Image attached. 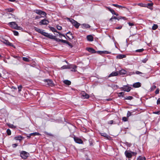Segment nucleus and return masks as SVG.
Here are the masks:
<instances>
[{"instance_id":"obj_1","label":"nucleus","mask_w":160,"mask_h":160,"mask_svg":"<svg viewBox=\"0 0 160 160\" xmlns=\"http://www.w3.org/2000/svg\"><path fill=\"white\" fill-rule=\"evenodd\" d=\"M137 154V152H132L130 150H126L125 152V154L127 158H131L133 156H136Z\"/></svg>"},{"instance_id":"obj_2","label":"nucleus","mask_w":160,"mask_h":160,"mask_svg":"<svg viewBox=\"0 0 160 160\" xmlns=\"http://www.w3.org/2000/svg\"><path fill=\"white\" fill-rule=\"evenodd\" d=\"M66 19L69 22H70L76 28H78L80 24L77 22L76 21L72 18H67Z\"/></svg>"},{"instance_id":"obj_3","label":"nucleus","mask_w":160,"mask_h":160,"mask_svg":"<svg viewBox=\"0 0 160 160\" xmlns=\"http://www.w3.org/2000/svg\"><path fill=\"white\" fill-rule=\"evenodd\" d=\"M29 155L28 153L24 151H22L20 153V156L23 159H26L28 157Z\"/></svg>"},{"instance_id":"obj_4","label":"nucleus","mask_w":160,"mask_h":160,"mask_svg":"<svg viewBox=\"0 0 160 160\" xmlns=\"http://www.w3.org/2000/svg\"><path fill=\"white\" fill-rule=\"evenodd\" d=\"M1 41L7 46H12L14 48H15L14 45L12 43L10 42L8 40L4 39L3 38H1L0 39Z\"/></svg>"},{"instance_id":"obj_5","label":"nucleus","mask_w":160,"mask_h":160,"mask_svg":"<svg viewBox=\"0 0 160 160\" xmlns=\"http://www.w3.org/2000/svg\"><path fill=\"white\" fill-rule=\"evenodd\" d=\"M122 90L124 91L129 92L132 89L131 87L128 85H124L121 88Z\"/></svg>"},{"instance_id":"obj_6","label":"nucleus","mask_w":160,"mask_h":160,"mask_svg":"<svg viewBox=\"0 0 160 160\" xmlns=\"http://www.w3.org/2000/svg\"><path fill=\"white\" fill-rule=\"evenodd\" d=\"M34 12L37 14L39 15H42L44 16H46L47 15L46 13L45 12L42 11L40 10L36 9L35 10Z\"/></svg>"},{"instance_id":"obj_7","label":"nucleus","mask_w":160,"mask_h":160,"mask_svg":"<svg viewBox=\"0 0 160 160\" xmlns=\"http://www.w3.org/2000/svg\"><path fill=\"white\" fill-rule=\"evenodd\" d=\"M82 98L83 99H88L89 97V95L86 93L84 91H82L81 92Z\"/></svg>"},{"instance_id":"obj_8","label":"nucleus","mask_w":160,"mask_h":160,"mask_svg":"<svg viewBox=\"0 0 160 160\" xmlns=\"http://www.w3.org/2000/svg\"><path fill=\"white\" fill-rule=\"evenodd\" d=\"M77 67L73 64H70L69 65V69H71V71L72 72H75L77 71L76 70Z\"/></svg>"},{"instance_id":"obj_9","label":"nucleus","mask_w":160,"mask_h":160,"mask_svg":"<svg viewBox=\"0 0 160 160\" xmlns=\"http://www.w3.org/2000/svg\"><path fill=\"white\" fill-rule=\"evenodd\" d=\"M49 23V21L46 19L41 20L39 22L40 25H47Z\"/></svg>"},{"instance_id":"obj_10","label":"nucleus","mask_w":160,"mask_h":160,"mask_svg":"<svg viewBox=\"0 0 160 160\" xmlns=\"http://www.w3.org/2000/svg\"><path fill=\"white\" fill-rule=\"evenodd\" d=\"M75 142L79 144H82L83 142V141L78 138L74 136L73 138Z\"/></svg>"},{"instance_id":"obj_11","label":"nucleus","mask_w":160,"mask_h":160,"mask_svg":"<svg viewBox=\"0 0 160 160\" xmlns=\"http://www.w3.org/2000/svg\"><path fill=\"white\" fill-rule=\"evenodd\" d=\"M34 29L36 32H38L41 34L42 35L44 36L45 34L44 33L45 32H44V30L36 27L34 28Z\"/></svg>"},{"instance_id":"obj_12","label":"nucleus","mask_w":160,"mask_h":160,"mask_svg":"<svg viewBox=\"0 0 160 160\" xmlns=\"http://www.w3.org/2000/svg\"><path fill=\"white\" fill-rule=\"evenodd\" d=\"M8 25L10 26L12 28L14 29L16 28L17 27V24H16L15 22H11L8 23Z\"/></svg>"},{"instance_id":"obj_13","label":"nucleus","mask_w":160,"mask_h":160,"mask_svg":"<svg viewBox=\"0 0 160 160\" xmlns=\"http://www.w3.org/2000/svg\"><path fill=\"white\" fill-rule=\"evenodd\" d=\"M44 36L47 37L49 38L53 39H55V36L52 35H50V34H49L47 32H45L44 33Z\"/></svg>"},{"instance_id":"obj_14","label":"nucleus","mask_w":160,"mask_h":160,"mask_svg":"<svg viewBox=\"0 0 160 160\" xmlns=\"http://www.w3.org/2000/svg\"><path fill=\"white\" fill-rule=\"evenodd\" d=\"M46 82H47V85H49V86H51V87L54 86V84L53 82L51 79H46L45 80Z\"/></svg>"},{"instance_id":"obj_15","label":"nucleus","mask_w":160,"mask_h":160,"mask_svg":"<svg viewBox=\"0 0 160 160\" xmlns=\"http://www.w3.org/2000/svg\"><path fill=\"white\" fill-rule=\"evenodd\" d=\"M153 3H148L147 4H144V5H142V7H147L148 8H150L151 9H152V6Z\"/></svg>"},{"instance_id":"obj_16","label":"nucleus","mask_w":160,"mask_h":160,"mask_svg":"<svg viewBox=\"0 0 160 160\" xmlns=\"http://www.w3.org/2000/svg\"><path fill=\"white\" fill-rule=\"evenodd\" d=\"M49 28H50V30H52L53 32H58L59 34V35H60L62 36L65 37V36L64 34H61L59 32H58L57 31V30L55 28H53V27H49Z\"/></svg>"},{"instance_id":"obj_17","label":"nucleus","mask_w":160,"mask_h":160,"mask_svg":"<svg viewBox=\"0 0 160 160\" xmlns=\"http://www.w3.org/2000/svg\"><path fill=\"white\" fill-rule=\"evenodd\" d=\"M66 36L70 39H72L73 38V37L72 36V33L70 32L67 33Z\"/></svg>"},{"instance_id":"obj_18","label":"nucleus","mask_w":160,"mask_h":160,"mask_svg":"<svg viewBox=\"0 0 160 160\" xmlns=\"http://www.w3.org/2000/svg\"><path fill=\"white\" fill-rule=\"evenodd\" d=\"M132 86L135 88H138L141 86V83L139 82H135L132 85Z\"/></svg>"},{"instance_id":"obj_19","label":"nucleus","mask_w":160,"mask_h":160,"mask_svg":"<svg viewBox=\"0 0 160 160\" xmlns=\"http://www.w3.org/2000/svg\"><path fill=\"white\" fill-rule=\"evenodd\" d=\"M86 49L89 52H91L92 53H96L95 50L92 48H87Z\"/></svg>"},{"instance_id":"obj_20","label":"nucleus","mask_w":160,"mask_h":160,"mask_svg":"<svg viewBox=\"0 0 160 160\" xmlns=\"http://www.w3.org/2000/svg\"><path fill=\"white\" fill-rule=\"evenodd\" d=\"M81 26L83 28H89L90 27V26L88 24L85 23L82 24Z\"/></svg>"},{"instance_id":"obj_21","label":"nucleus","mask_w":160,"mask_h":160,"mask_svg":"<svg viewBox=\"0 0 160 160\" xmlns=\"http://www.w3.org/2000/svg\"><path fill=\"white\" fill-rule=\"evenodd\" d=\"M118 75V72H113L111 73L108 76L109 77L117 76Z\"/></svg>"},{"instance_id":"obj_22","label":"nucleus","mask_w":160,"mask_h":160,"mask_svg":"<svg viewBox=\"0 0 160 160\" xmlns=\"http://www.w3.org/2000/svg\"><path fill=\"white\" fill-rule=\"evenodd\" d=\"M126 57V56L125 55L119 54L116 56V58L118 59H122Z\"/></svg>"},{"instance_id":"obj_23","label":"nucleus","mask_w":160,"mask_h":160,"mask_svg":"<svg viewBox=\"0 0 160 160\" xmlns=\"http://www.w3.org/2000/svg\"><path fill=\"white\" fill-rule=\"evenodd\" d=\"M87 38L88 40L89 41H92L93 40V38L91 35L87 36Z\"/></svg>"},{"instance_id":"obj_24","label":"nucleus","mask_w":160,"mask_h":160,"mask_svg":"<svg viewBox=\"0 0 160 160\" xmlns=\"http://www.w3.org/2000/svg\"><path fill=\"white\" fill-rule=\"evenodd\" d=\"M100 135L102 136L105 137L107 139H108L110 138V136L106 133H100Z\"/></svg>"},{"instance_id":"obj_25","label":"nucleus","mask_w":160,"mask_h":160,"mask_svg":"<svg viewBox=\"0 0 160 160\" xmlns=\"http://www.w3.org/2000/svg\"><path fill=\"white\" fill-rule=\"evenodd\" d=\"M22 138L23 137L20 135H19L14 137V139L17 140H18L19 141H21Z\"/></svg>"},{"instance_id":"obj_26","label":"nucleus","mask_w":160,"mask_h":160,"mask_svg":"<svg viewBox=\"0 0 160 160\" xmlns=\"http://www.w3.org/2000/svg\"><path fill=\"white\" fill-rule=\"evenodd\" d=\"M126 73L127 71L124 69H122L119 71V73L120 75H124Z\"/></svg>"},{"instance_id":"obj_27","label":"nucleus","mask_w":160,"mask_h":160,"mask_svg":"<svg viewBox=\"0 0 160 160\" xmlns=\"http://www.w3.org/2000/svg\"><path fill=\"white\" fill-rule=\"evenodd\" d=\"M133 98V97L131 96H127L124 98V100H130L132 99Z\"/></svg>"},{"instance_id":"obj_28","label":"nucleus","mask_w":160,"mask_h":160,"mask_svg":"<svg viewBox=\"0 0 160 160\" xmlns=\"http://www.w3.org/2000/svg\"><path fill=\"white\" fill-rule=\"evenodd\" d=\"M63 82L66 85H70L71 84V82L69 80H65Z\"/></svg>"},{"instance_id":"obj_29","label":"nucleus","mask_w":160,"mask_h":160,"mask_svg":"<svg viewBox=\"0 0 160 160\" xmlns=\"http://www.w3.org/2000/svg\"><path fill=\"white\" fill-rule=\"evenodd\" d=\"M8 126L10 128H13V129L15 128H16V126H14L13 124H10V123L8 124Z\"/></svg>"},{"instance_id":"obj_30","label":"nucleus","mask_w":160,"mask_h":160,"mask_svg":"<svg viewBox=\"0 0 160 160\" xmlns=\"http://www.w3.org/2000/svg\"><path fill=\"white\" fill-rule=\"evenodd\" d=\"M40 135V134L39 133L37 132H33L30 134V136H36Z\"/></svg>"},{"instance_id":"obj_31","label":"nucleus","mask_w":160,"mask_h":160,"mask_svg":"<svg viewBox=\"0 0 160 160\" xmlns=\"http://www.w3.org/2000/svg\"><path fill=\"white\" fill-rule=\"evenodd\" d=\"M62 69H69V65H64L61 67Z\"/></svg>"},{"instance_id":"obj_32","label":"nucleus","mask_w":160,"mask_h":160,"mask_svg":"<svg viewBox=\"0 0 160 160\" xmlns=\"http://www.w3.org/2000/svg\"><path fill=\"white\" fill-rule=\"evenodd\" d=\"M22 60L24 61L27 62H29L30 61V60L29 59V58L26 57H23Z\"/></svg>"},{"instance_id":"obj_33","label":"nucleus","mask_w":160,"mask_h":160,"mask_svg":"<svg viewBox=\"0 0 160 160\" xmlns=\"http://www.w3.org/2000/svg\"><path fill=\"white\" fill-rule=\"evenodd\" d=\"M158 28V26L157 24H154V25L152 26V28L153 30H156Z\"/></svg>"},{"instance_id":"obj_34","label":"nucleus","mask_w":160,"mask_h":160,"mask_svg":"<svg viewBox=\"0 0 160 160\" xmlns=\"http://www.w3.org/2000/svg\"><path fill=\"white\" fill-rule=\"evenodd\" d=\"M138 160H145L146 158L145 157H142L141 156L139 157L138 158Z\"/></svg>"},{"instance_id":"obj_35","label":"nucleus","mask_w":160,"mask_h":160,"mask_svg":"<svg viewBox=\"0 0 160 160\" xmlns=\"http://www.w3.org/2000/svg\"><path fill=\"white\" fill-rule=\"evenodd\" d=\"M124 93L123 92H120L118 93V96L119 97H120L121 96L123 97L124 95Z\"/></svg>"},{"instance_id":"obj_36","label":"nucleus","mask_w":160,"mask_h":160,"mask_svg":"<svg viewBox=\"0 0 160 160\" xmlns=\"http://www.w3.org/2000/svg\"><path fill=\"white\" fill-rule=\"evenodd\" d=\"M14 10L12 8H8L6 9V11L8 12H11L13 11Z\"/></svg>"},{"instance_id":"obj_37","label":"nucleus","mask_w":160,"mask_h":160,"mask_svg":"<svg viewBox=\"0 0 160 160\" xmlns=\"http://www.w3.org/2000/svg\"><path fill=\"white\" fill-rule=\"evenodd\" d=\"M148 59L147 58H145L143 59L141 61L142 62L144 63H145L148 60Z\"/></svg>"},{"instance_id":"obj_38","label":"nucleus","mask_w":160,"mask_h":160,"mask_svg":"<svg viewBox=\"0 0 160 160\" xmlns=\"http://www.w3.org/2000/svg\"><path fill=\"white\" fill-rule=\"evenodd\" d=\"M156 88V86L154 85H153L151 88V90L153 91Z\"/></svg>"},{"instance_id":"obj_39","label":"nucleus","mask_w":160,"mask_h":160,"mask_svg":"<svg viewBox=\"0 0 160 160\" xmlns=\"http://www.w3.org/2000/svg\"><path fill=\"white\" fill-rule=\"evenodd\" d=\"M7 132L8 135H11V130L9 129H7Z\"/></svg>"},{"instance_id":"obj_40","label":"nucleus","mask_w":160,"mask_h":160,"mask_svg":"<svg viewBox=\"0 0 160 160\" xmlns=\"http://www.w3.org/2000/svg\"><path fill=\"white\" fill-rule=\"evenodd\" d=\"M122 120L124 122H126L128 120V117H123L122 118Z\"/></svg>"},{"instance_id":"obj_41","label":"nucleus","mask_w":160,"mask_h":160,"mask_svg":"<svg viewBox=\"0 0 160 160\" xmlns=\"http://www.w3.org/2000/svg\"><path fill=\"white\" fill-rule=\"evenodd\" d=\"M144 49L142 48V49H138V50H136V52H142L143 51H144Z\"/></svg>"},{"instance_id":"obj_42","label":"nucleus","mask_w":160,"mask_h":160,"mask_svg":"<svg viewBox=\"0 0 160 160\" xmlns=\"http://www.w3.org/2000/svg\"><path fill=\"white\" fill-rule=\"evenodd\" d=\"M14 17H15L14 15H13L12 14H8V18H10L11 17H12V18H14Z\"/></svg>"},{"instance_id":"obj_43","label":"nucleus","mask_w":160,"mask_h":160,"mask_svg":"<svg viewBox=\"0 0 160 160\" xmlns=\"http://www.w3.org/2000/svg\"><path fill=\"white\" fill-rule=\"evenodd\" d=\"M111 53V52L107 51H102V54H110Z\"/></svg>"},{"instance_id":"obj_44","label":"nucleus","mask_w":160,"mask_h":160,"mask_svg":"<svg viewBox=\"0 0 160 160\" xmlns=\"http://www.w3.org/2000/svg\"><path fill=\"white\" fill-rule=\"evenodd\" d=\"M14 34L15 36H18V32L16 31H13Z\"/></svg>"},{"instance_id":"obj_45","label":"nucleus","mask_w":160,"mask_h":160,"mask_svg":"<svg viewBox=\"0 0 160 160\" xmlns=\"http://www.w3.org/2000/svg\"><path fill=\"white\" fill-rule=\"evenodd\" d=\"M15 29L18 30H21L22 29V28L21 27L18 26L17 25V27L16 28H15Z\"/></svg>"},{"instance_id":"obj_46","label":"nucleus","mask_w":160,"mask_h":160,"mask_svg":"<svg viewBox=\"0 0 160 160\" xmlns=\"http://www.w3.org/2000/svg\"><path fill=\"white\" fill-rule=\"evenodd\" d=\"M131 115V112H130V111H128V112L127 116L128 117H129Z\"/></svg>"},{"instance_id":"obj_47","label":"nucleus","mask_w":160,"mask_h":160,"mask_svg":"<svg viewBox=\"0 0 160 160\" xmlns=\"http://www.w3.org/2000/svg\"><path fill=\"white\" fill-rule=\"evenodd\" d=\"M112 5L113 6L117 7L118 8H119L120 7V5H119L117 4H112Z\"/></svg>"},{"instance_id":"obj_48","label":"nucleus","mask_w":160,"mask_h":160,"mask_svg":"<svg viewBox=\"0 0 160 160\" xmlns=\"http://www.w3.org/2000/svg\"><path fill=\"white\" fill-rule=\"evenodd\" d=\"M116 18H117L116 17L114 16H113L112 17V18L110 19L109 20L111 21H112V20L113 19H116Z\"/></svg>"},{"instance_id":"obj_49","label":"nucleus","mask_w":160,"mask_h":160,"mask_svg":"<svg viewBox=\"0 0 160 160\" xmlns=\"http://www.w3.org/2000/svg\"><path fill=\"white\" fill-rule=\"evenodd\" d=\"M135 73L137 74H142L144 75V73H142L139 71H137L135 72Z\"/></svg>"},{"instance_id":"obj_50","label":"nucleus","mask_w":160,"mask_h":160,"mask_svg":"<svg viewBox=\"0 0 160 160\" xmlns=\"http://www.w3.org/2000/svg\"><path fill=\"white\" fill-rule=\"evenodd\" d=\"M96 53L101 55L102 54V51H96Z\"/></svg>"},{"instance_id":"obj_51","label":"nucleus","mask_w":160,"mask_h":160,"mask_svg":"<svg viewBox=\"0 0 160 160\" xmlns=\"http://www.w3.org/2000/svg\"><path fill=\"white\" fill-rule=\"evenodd\" d=\"M153 113L155 114H157L158 115H160V111L154 112H153Z\"/></svg>"},{"instance_id":"obj_52","label":"nucleus","mask_w":160,"mask_h":160,"mask_svg":"<svg viewBox=\"0 0 160 160\" xmlns=\"http://www.w3.org/2000/svg\"><path fill=\"white\" fill-rule=\"evenodd\" d=\"M159 89L158 88L155 92V93L156 94H157L159 93Z\"/></svg>"},{"instance_id":"obj_53","label":"nucleus","mask_w":160,"mask_h":160,"mask_svg":"<svg viewBox=\"0 0 160 160\" xmlns=\"http://www.w3.org/2000/svg\"><path fill=\"white\" fill-rule=\"evenodd\" d=\"M22 88V86L21 85L19 86L18 87L19 92L21 91Z\"/></svg>"},{"instance_id":"obj_54","label":"nucleus","mask_w":160,"mask_h":160,"mask_svg":"<svg viewBox=\"0 0 160 160\" xmlns=\"http://www.w3.org/2000/svg\"><path fill=\"white\" fill-rule=\"evenodd\" d=\"M57 28L58 30H61L62 29V27L61 26L58 25L57 26Z\"/></svg>"},{"instance_id":"obj_55","label":"nucleus","mask_w":160,"mask_h":160,"mask_svg":"<svg viewBox=\"0 0 160 160\" xmlns=\"http://www.w3.org/2000/svg\"><path fill=\"white\" fill-rule=\"evenodd\" d=\"M59 41H61V42L63 43H67V41H66V40H63V39H61V40H59Z\"/></svg>"},{"instance_id":"obj_56","label":"nucleus","mask_w":160,"mask_h":160,"mask_svg":"<svg viewBox=\"0 0 160 160\" xmlns=\"http://www.w3.org/2000/svg\"><path fill=\"white\" fill-rule=\"evenodd\" d=\"M54 39L56 41H57L58 42H61V41H59V40H61V39L56 38L55 37V39Z\"/></svg>"},{"instance_id":"obj_57","label":"nucleus","mask_w":160,"mask_h":160,"mask_svg":"<svg viewBox=\"0 0 160 160\" xmlns=\"http://www.w3.org/2000/svg\"><path fill=\"white\" fill-rule=\"evenodd\" d=\"M157 104H160V98H159L157 101Z\"/></svg>"},{"instance_id":"obj_58","label":"nucleus","mask_w":160,"mask_h":160,"mask_svg":"<svg viewBox=\"0 0 160 160\" xmlns=\"http://www.w3.org/2000/svg\"><path fill=\"white\" fill-rule=\"evenodd\" d=\"M122 26H120L119 27H118L115 28V29H120L122 28Z\"/></svg>"},{"instance_id":"obj_59","label":"nucleus","mask_w":160,"mask_h":160,"mask_svg":"<svg viewBox=\"0 0 160 160\" xmlns=\"http://www.w3.org/2000/svg\"><path fill=\"white\" fill-rule=\"evenodd\" d=\"M113 123V120L109 121L108 122V124H112Z\"/></svg>"},{"instance_id":"obj_60","label":"nucleus","mask_w":160,"mask_h":160,"mask_svg":"<svg viewBox=\"0 0 160 160\" xmlns=\"http://www.w3.org/2000/svg\"><path fill=\"white\" fill-rule=\"evenodd\" d=\"M17 146H18V145L16 143L13 144H12V146L14 148H16Z\"/></svg>"},{"instance_id":"obj_61","label":"nucleus","mask_w":160,"mask_h":160,"mask_svg":"<svg viewBox=\"0 0 160 160\" xmlns=\"http://www.w3.org/2000/svg\"><path fill=\"white\" fill-rule=\"evenodd\" d=\"M111 12L112 14H116V12H115L114 11L113 9L112 10V11H111Z\"/></svg>"},{"instance_id":"obj_62","label":"nucleus","mask_w":160,"mask_h":160,"mask_svg":"<svg viewBox=\"0 0 160 160\" xmlns=\"http://www.w3.org/2000/svg\"><path fill=\"white\" fill-rule=\"evenodd\" d=\"M125 8L126 9H128L126 7H124V6H120V7L119 8Z\"/></svg>"},{"instance_id":"obj_63","label":"nucleus","mask_w":160,"mask_h":160,"mask_svg":"<svg viewBox=\"0 0 160 160\" xmlns=\"http://www.w3.org/2000/svg\"><path fill=\"white\" fill-rule=\"evenodd\" d=\"M66 44L68 45L69 46L72 47V45L69 42L67 41Z\"/></svg>"},{"instance_id":"obj_64","label":"nucleus","mask_w":160,"mask_h":160,"mask_svg":"<svg viewBox=\"0 0 160 160\" xmlns=\"http://www.w3.org/2000/svg\"><path fill=\"white\" fill-rule=\"evenodd\" d=\"M128 24L130 26H132L134 25L133 23L130 22L128 23Z\"/></svg>"}]
</instances>
